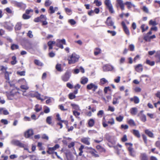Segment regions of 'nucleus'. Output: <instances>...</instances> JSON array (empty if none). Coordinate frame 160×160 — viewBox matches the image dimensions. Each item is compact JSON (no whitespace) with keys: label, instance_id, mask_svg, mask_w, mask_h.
I'll return each instance as SVG.
<instances>
[{"label":"nucleus","instance_id":"obj_2","mask_svg":"<svg viewBox=\"0 0 160 160\" xmlns=\"http://www.w3.org/2000/svg\"><path fill=\"white\" fill-rule=\"evenodd\" d=\"M104 3L111 13H114V11L113 9V6L111 3L110 0H105L104 1Z\"/></svg>","mask_w":160,"mask_h":160},{"label":"nucleus","instance_id":"obj_10","mask_svg":"<svg viewBox=\"0 0 160 160\" xmlns=\"http://www.w3.org/2000/svg\"><path fill=\"white\" fill-rule=\"evenodd\" d=\"M11 143L12 144L19 146L20 147H23V144L20 141L17 140H13L11 141Z\"/></svg>","mask_w":160,"mask_h":160},{"label":"nucleus","instance_id":"obj_62","mask_svg":"<svg viewBox=\"0 0 160 160\" xmlns=\"http://www.w3.org/2000/svg\"><path fill=\"white\" fill-rule=\"evenodd\" d=\"M145 25L144 24H143L141 26V28L142 29V32L146 31V30H145Z\"/></svg>","mask_w":160,"mask_h":160},{"label":"nucleus","instance_id":"obj_26","mask_svg":"<svg viewBox=\"0 0 160 160\" xmlns=\"http://www.w3.org/2000/svg\"><path fill=\"white\" fill-rule=\"evenodd\" d=\"M34 96L36 97V98L38 99L41 100L42 101H43L44 100V99L42 98L41 97V95L40 93H38V92H36L35 93Z\"/></svg>","mask_w":160,"mask_h":160},{"label":"nucleus","instance_id":"obj_25","mask_svg":"<svg viewBox=\"0 0 160 160\" xmlns=\"http://www.w3.org/2000/svg\"><path fill=\"white\" fill-rule=\"evenodd\" d=\"M138 112L137 108H133L130 110V112L132 115H136Z\"/></svg>","mask_w":160,"mask_h":160},{"label":"nucleus","instance_id":"obj_38","mask_svg":"<svg viewBox=\"0 0 160 160\" xmlns=\"http://www.w3.org/2000/svg\"><path fill=\"white\" fill-rule=\"evenodd\" d=\"M146 63L151 66H154L155 64V62L154 61H151L147 59L146 60Z\"/></svg>","mask_w":160,"mask_h":160},{"label":"nucleus","instance_id":"obj_56","mask_svg":"<svg viewBox=\"0 0 160 160\" xmlns=\"http://www.w3.org/2000/svg\"><path fill=\"white\" fill-rule=\"evenodd\" d=\"M25 71L18 72V71L17 72V74L20 76H25Z\"/></svg>","mask_w":160,"mask_h":160},{"label":"nucleus","instance_id":"obj_41","mask_svg":"<svg viewBox=\"0 0 160 160\" xmlns=\"http://www.w3.org/2000/svg\"><path fill=\"white\" fill-rule=\"evenodd\" d=\"M52 118L51 116L48 117L46 119V122L49 124H50L52 123Z\"/></svg>","mask_w":160,"mask_h":160},{"label":"nucleus","instance_id":"obj_59","mask_svg":"<svg viewBox=\"0 0 160 160\" xmlns=\"http://www.w3.org/2000/svg\"><path fill=\"white\" fill-rule=\"evenodd\" d=\"M27 156L26 155H22L20 156L19 158V160H23L27 158Z\"/></svg>","mask_w":160,"mask_h":160},{"label":"nucleus","instance_id":"obj_49","mask_svg":"<svg viewBox=\"0 0 160 160\" xmlns=\"http://www.w3.org/2000/svg\"><path fill=\"white\" fill-rule=\"evenodd\" d=\"M116 1L118 4L119 6L122 5L124 4L123 3V2L122 0H117Z\"/></svg>","mask_w":160,"mask_h":160},{"label":"nucleus","instance_id":"obj_63","mask_svg":"<svg viewBox=\"0 0 160 160\" xmlns=\"http://www.w3.org/2000/svg\"><path fill=\"white\" fill-rule=\"evenodd\" d=\"M107 32L108 33H110L112 34V36H114L116 34V32H115V31H110L109 30H108Z\"/></svg>","mask_w":160,"mask_h":160},{"label":"nucleus","instance_id":"obj_33","mask_svg":"<svg viewBox=\"0 0 160 160\" xmlns=\"http://www.w3.org/2000/svg\"><path fill=\"white\" fill-rule=\"evenodd\" d=\"M12 61L11 62V64L12 65H15L17 62L16 57L15 56H13L12 57Z\"/></svg>","mask_w":160,"mask_h":160},{"label":"nucleus","instance_id":"obj_15","mask_svg":"<svg viewBox=\"0 0 160 160\" xmlns=\"http://www.w3.org/2000/svg\"><path fill=\"white\" fill-rule=\"evenodd\" d=\"M143 112V111H141L138 113V116L140 117L142 121L145 122L146 121V117L145 115L142 114Z\"/></svg>","mask_w":160,"mask_h":160},{"label":"nucleus","instance_id":"obj_46","mask_svg":"<svg viewBox=\"0 0 160 160\" xmlns=\"http://www.w3.org/2000/svg\"><path fill=\"white\" fill-rule=\"evenodd\" d=\"M44 112L46 113H48L50 112V109L47 106L44 107Z\"/></svg>","mask_w":160,"mask_h":160},{"label":"nucleus","instance_id":"obj_8","mask_svg":"<svg viewBox=\"0 0 160 160\" xmlns=\"http://www.w3.org/2000/svg\"><path fill=\"white\" fill-rule=\"evenodd\" d=\"M98 86L93 83L88 84L87 86V88L88 90L92 89L94 92L98 88Z\"/></svg>","mask_w":160,"mask_h":160},{"label":"nucleus","instance_id":"obj_27","mask_svg":"<svg viewBox=\"0 0 160 160\" xmlns=\"http://www.w3.org/2000/svg\"><path fill=\"white\" fill-rule=\"evenodd\" d=\"M88 81V79L87 78L82 77L81 78V83L83 84L86 83Z\"/></svg>","mask_w":160,"mask_h":160},{"label":"nucleus","instance_id":"obj_21","mask_svg":"<svg viewBox=\"0 0 160 160\" xmlns=\"http://www.w3.org/2000/svg\"><path fill=\"white\" fill-rule=\"evenodd\" d=\"M131 101H134L135 103H138L140 101L139 99L137 96H134L133 98H130Z\"/></svg>","mask_w":160,"mask_h":160},{"label":"nucleus","instance_id":"obj_30","mask_svg":"<svg viewBox=\"0 0 160 160\" xmlns=\"http://www.w3.org/2000/svg\"><path fill=\"white\" fill-rule=\"evenodd\" d=\"M95 123V121L93 119H90L88 121V124L89 127H92Z\"/></svg>","mask_w":160,"mask_h":160},{"label":"nucleus","instance_id":"obj_48","mask_svg":"<svg viewBox=\"0 0 160 160\" xmlns=\"http://www.w3.org/2000/svg\"><path fill=\"white\" fill-rule=\"evenodd\" d=\"M68 22L70 23L71 25H74L76 23V21L73 19L69 20Z\"/></svg>","mask_w":160,"mask_h":160},{"label":"nucleus","instance_id":"obj_44","mask_svg":"<svg viewBox=\"0 0 160 160\" xmlns=\"http://www.w3.org/2000/svg\"><path fill=\"white\" fill-rule=\"evenodd\" d=\"M123 29L125 33L128 35H129L130 32L127 27L123 28Z\"/></svg>","mask_w":160,"mask_h":160},{"label":"nucleus","instance_id":"obj_39","mask_svg":"<svg viewBox=\"0 0 160 160\" xmlns=\"http://www.w3.org/2000/svg\"><path fill=\"white\" fill-rule=\"evenodd\" d=\"M56 69L58 71L61 72L62 71V70L61 68V64H58L56 66Z\"/></svg>","mask_w":160,"mask_h":160},{"label":"nucleus","instance_id":"obj_57","mask_svg":"<svg viewBox=\"0 0 160 160\" xmlns=\"http://www.w3.org/2000/svg\"><path fill=\"white\" fill-rule=\"evenodd\" d=\"M58 107L59 108V109L62 111H67V109H65L64 108L63 106L61 104L60 105L58 106Z\"/></svg>","mask_w":160,"mask_h":160},{"label":"nucleus","instance_id":"obj_53","mask_svg":"<svg viewBox=\"0 0 160 160\" xmlns=\"http://www.w3.org/2000/svg\"><path fill=\"white\" fill-rule=\"evenodd\" d=\"M11 48L12 50H14L18 48V46L17 45L13 44L11 46Z\"/></svg>","mask_w":160,"mask_h":160},{"label":"nucleus","instance_id":"obj_5","mask_svg":"<svg viewBox=\"0 0 160 160\" xmlns=\"http://www.w3.org/2000/svg\"><path fill=\"white\" fill-rule=\"evenodd\" d=\"M129 154L131 156L135 158L136 156V151L132 147H129L128 148Z\"/></svg>","mask_w":160,"mask_h":160},{"label":"nucleus","instance_id":"obj_52","mask_svg":"<svg viewBox=\"0 0 160 160\" xmlns=\"http://www.w3.org/2000/svg\"><path fill=\"white\" fill-rule=\"evenodd\" d=\"M101 52V50L99 48H96L95 51L94 52V54L97 55L99 54Z\"/></svg>","mask_w":160,"mask_h":160},{"label":"nucleus","instance_id":"obj_55","mask_svg":"<svg viewBox=\"0 0 160 160\" xmlns=\"http://www.w3.org/2000/svg\"><path fill=\"white\" fill-rule=\"evenodd\" d=\"M40 19L41 20V21L42 20H46L47 18L45 16H44L42 15H41L39 17Z\"/></svg>","mask_w":160,"mask_h":160},{"label":"nucleus","instance_id":"obj_58","mask_svg":"<svg viewBox=\"0 0 160 160\" xmlns=\"http://www.w3.org/2000/svg\"><path fill=\"white\" fill-rule=\"evenodd\" d=\"M104 113V112L102 110H100L97 113V115L98 116L102 117Z\"/></svg>","mask_w":160,"mask_h":160},{"label":"nucleus","instance_id":"obj_20","mask_svg":"<svg viewBox=\"0 0 160 160\" xmlns=\"http://www.w3.org/2000/svg\"><path fill=\"white\" fill-rule=\"evenodd\" d=\"M124 4L127 5V8L128 9H130L132 7H136L134 4L130 2H127L124 3Z\"/></svg>","mask_w":160,"mask_h":160},{"label":"nucleus","instance_id":"obj_35","mask_svg":"<svg viewBox=\"0 0 160 160\" xmlns=\"http://www.w3.org/2000/svg\"><path fill=\"white\" fill-rule=\"evenodd\" d=\"M128 123L131 126H135L136 125V124L134 120L132 119L129 120L128 121Z\"/></svg>","mask_w":160,"mask_h":160},{"label":"nucleus","instance_id":"obj_37","mask_svg":"<svg viewBox=\"0 0 160 160\" xmlns=\"http://www.w3.org/2000/svg\"><path fill=\"white\" fill-rule=\"evenodd\" d=\"M52 3V2L50 0H46L44 5L46 7H48L50 6Z\"/></svg>","mask_w":160,"mask_h":160},{"label":"nucleus","instance_id":"obj_36","mask_svg":"<svg viewBox=\"0 0 160 160\" xmlns=\"http://www.w3.org/2000/svg\"><path fill=\"white\" fill-rule=\"evenodd\" d=\"M100 84L103 85L108 82V81L105 78H102L100 79Z\"/></svg>","mask_w":160,"mask_h":160},{"label":"nucleus","instance_id":"obj_14","mask_svg":"<svg viewBox=\"0 0 160 160\" xmlns=\"http://www.w3.org/2000/svg\"><path fill=\"white\" fill-rule=\"evenodd\" d=\"M11 74V72H8L7 71H6L4 74H5V79L6 80V82H8L9 83L10 86H11L12 85L10 83V82L9 81L10 78H9V75Z\"/></svg>","mask_w":160,"mask_h":160},{"label":"nucleus","instance_id":"obj_40","mask_svg":"<svg viewBox=\"0 0 160 160\" xmlns=\"http://www.w3.org/2000/svg\"><path fill=\"white\" fill-rule=\"evenodd\" d=\"M71 105L73 109L76 110H79V107L78 105L74 104H71Z\"/></svg>","mask_w":160,"mask_h":160},{"label":"nucleus","instance_id":"obj_64","mask_svg":"<svg viewBox=\"0 0 160 160\" xmlns=\"http://www.w3.org/2000/svg\"><path fill=\"white\" fill-rule=\"evenodd\" d=\"M27 35L30 38H32L33 35L32 34V32L31 31H29L27 34Z\"/></svg>","mask_w":160,"mask_h":160},{"label":"nucleus","instance_id":"obj_60","mask_svg":"<svg viewBox=\"0 0 160 160\" xmlns=\"http://www.w3.org/2000/svg\"><path fill=\"white\" fill-rule=\"evenodd\" d=\"M108 123L111 125H113L114 124V120L113 118H112L110 119L109 121H108Z\"/></svg>","mask_w":160,"mask_h":160},{"label":"nucleus","instance_id":"obj_45","mask_svg":"<svg viewBox=\"0 0 160 160\" xmlns=\"http://www.w3.org/2000/svg\"><path fill=\"white\" fill-rule=\"evenodd\" d=\"M123 118V117L121 116H119V117H117L116 118V120L119 122H121L122 121Z\"/></svg>","mask_w":160,"mask_h":160},{"label":"nucleus","instance_id":"obj_4","mask_svg":"<svg viewBox=\"0 0 160 160\" xmlns=\"http://www.w3.org/2000/svg\"><path fill=\"white\" fill-rule=\"evenodd\" d=\"M114 67L110 65H105L102 67L103 71L104 72H108L114 70Z\"/></svg>","mask_w":160,"mask_h":160},{"label":"nucleus","instance_id":"obj_28","mask_svg":"<svg viewBox=\"0 0 160 160\" xmlns=\"http://www.w3.org/2000/svg\"><path fill=\"white\" fill-rule=\"evenodd\" d=\"M18 82L21 85L26 84L27 83L26 81L24 78H21L18 80Z\"/></svg>","mask_w":160,"mask_h":160},{"label":"nucleus","instance_id":"obj_34","mask_svg":"<svg viewBox=\"0 0 160 160\" xmlns=\"http://www.w3.org/2000/svg\"><path fill=\"white\" fill-rule=\"evenodd\" d=\"M21 24L20 22H18L16 24L15 26V29L16 30H19L21 28Z\"/></svg>","mask_w":160,"mask_h":160},{"label":"nucleus","instance_id":"obj_32","mask_svg":"<svg viewBox=\"0 0 160 160\" xmlns=\"http://www.w3.org/2000/svg\"><path fill=\"white\" fill-rule=\"evenodd\" d=\"M35 63L37 65L42 66H43V64L40 61L36 59L34 60Z\"/></svg>","mask_w":160,"mask_h":160},{"label":"nucleus","instance_id":"obj_22","mask_svg":"<svg viewBox=\"0 0 160 160\" xmlns=\"http://www.w3.org/2000/svg\"><path fill=\"white\" fill-rule=\"evenodd\" d=\"M56 42L54 41H50L48 43V45L49 47V49H51L52 48V46L53 45L55 44Z\"/></svg>","mask_w":160,"mask_h":160},{"label":"nucleus","instance_id":"obj_1","mask_svg":"<svg viewBox=\"0 0 160 160\" xmlns=\"http://www.w3.org/2000/svg\"><path fill=\"white\" fill-rule=\"evenodd\" d=\"M79 56L75 53L68 56V60L69 64H74L77 62L79 59Z\"/></svg>","mask_w":160,"mask_h":160},{"label":"nucleus","instance_id":"obj_7","mask_svg":"<svg viewBox=\"0 0 160 160\" xmlns=\"http://www.w3.org/2000/svg\"><path fill=\"white\" fill-rule=\"evenodd\" d=\"M106 24L109 26H112L113 29H115L116 27L114 25V22L112 20H111V18L110 17H108L106 22Z\"/></svg>","mask_w":160,"mask_h":160},{"label":"nucleus","instance_id":"obj_12","mask_svg":"<svg viewBox=\"0 0 160 160\" xmlns=\"http://www.w3.org/2000/svg\"><path fill=\"white\" fill-rule=\"evenodd\" d=\"M90 138L89 137L83 138L81 139V141L83 143L88 145H89L90 144Z\"/></svg>","mask_w":160,"mask_h":160},{"label":"nucleus","instance_id":"obj_11","mask_svg":"<svg viewBox=\"0 0 160 160\" xmlns=\"http://www.w3.org/2000/svg\"><path fill=\"white\" fill-rule=\"evenodd\" d=\"M33 134V130L31 129H28L24 133V136L26 138H29Z\"/></svg>","mask_w":160,"mask_h":160},{"label":"nucleus","instance_id":"obj_18","mask_svg":"<svg viewBox=\"0 0 160 160\" xmlns=\"http://www.w3.org/2000/svg\"><path fill=\"white\" fill-rule=\"evenodd\" d=\"M18 93H19V92H18L17 91H16V92L15 90H12L10 92L8 93L7 94V95L8 98H9V97L10 96H13L15 95H17Z\"/></svg>","mask_w":160,"mask_h":160},{"label":"nucleus","instance_id":"obj_42","mask_svg":"<svg viewBox=\"0 0 160 160\" xmlns=\"http://www.w3.org/2000/svg\"><path fill=\"white\" fill-rule=\"evenodd\" d=\"M31 16L28 15L26 13L23 14L22 15V18L24 19H29L31 18Z\"/></svg>","mask_w":160,"mask_h":160},{"label":"nucleus","instance_id":"obj_16","mask_svg":"<svg viewBox=\"0 0 160 160\" xmlns=\"http://www.w3.org/2000/svg\"><path fill=\"white\" fill-rule=\"evenodd\" d=\"M135 69L138 72H140L143 71L142 65L141 64H138L135 66Z\"/></svg>","mask_w":160,"mask_h":160},{"label":"nucleus","instance_id":"obj_24","mask_svg":"<svg viewBox=\"0 0 160 160\" xmlns=\"http://www.w3.org/2000/svg\"><path fill=\"white\" fill-rule=\"evenodd\" d=\"M42 109L41 106L38 104L36 105L35 106L34 110L36 112H38L41 111Z\"/></svg>","mask_w":160,"mask_h":160},{"label":"nucleus","instance_id":"obj_6","mask_svg":"<svg viewBox=\"0 0 160 160\" xmlns=\"http://www.w3.org/2000/svg\"><path fill=\"white\" fill-rule=\"evenodd\" d=\"M59 145L57 144L55 146L52 148H48V150L47 151V152L49 154H51L54 152V151L56 150L57 149L59 148Z\"/></svg>","mask_w":160,"mask_h":160},{"label":"nucleus","instance_id":"obj_50","mask_svg":"<svg viewBox=\"0 0 160 160\" xmlns=\"http://www.w3.org/2000/svg\"><path fill=\"white\" fill-rule=\"evenodd\" d=\"M129 48L131 51H132L134 50L135 47L134 45L133 44H130L129 46Z\"/></svg>","mask_w":160,"mask_h":160},{"label":"nucleus","instance_id":"obj_9","mask_svg":"<svg viewBox=\"0 0 160 160\" xmlns=\"http://www.w3.org/2000/svg\"><path fill=\"white\" fill-rule=\"evenodd\" d=\"M20 88L22 90V92H23V95L24 96H26V95H24V93L26 92V91L28 90L29 88V87L28 86V83L24 84L21 85Z\"/></svg>","mask_w":160,"mask_h":160},{"label":"nucleus","instance_id":"obj_61","mask_svg":"<svg viewBox=\"0 0 160 160\" xmlns=\"http://www.w3.org/2000/svg\"><path fill=\"white\" fill-rule=\"evenodd\" d=\"M1 122L3 123L4 124L6 125L8 123V121L5 119H2L1 120Z\"/></svg>","mask_w":160,"mask_h":160},{"label":"nucleus","instance_id":"obj_17","mask_svg":"<svg viewBox=\"0 0 160 160\" xmlns=\"http://www.w3.org/2000/svg\"><path fill=\"white\" fill-rule=\"evenodd\" d=\"M140 157L141 160H148V157L145 153H141Z\"/></svg>","mask_w":160,"mask_h":160},{"label":"nucleus","instance_id":"obj_51","mask_svg":"<svg viewBox=\"0 0 160 160\" xmlns=\"http://www.w3.org/2000/svg\"><path fill=\"white\" fill-rule=\"evenodd\" d=\"M144 12L146 13H149V10L148 8L145 6H144L142 8Z\"/></svg>","mask_w":160,"mask_h":160},{"label":"nucleus","instance_id":"obj_13","mask_svg":"<svg viewBox=\"0 0 160 160\" xmlns=\"http://www.w3.org/2000/svg\"><path fill=\"white\" fill-rule=\"evenodd\" d=\"M62 44L66 45V42L65 39L62 40L57 39L56 40V45L57 47H59Z\"/></svg>","mask_w":160,"mask_h":160},{"label":"nucleus","instance_id":"obj_47","mask_svg":"<svg viewBox=\"0 0 160 160\" xmlns=\"http://www.w3.org/2000/svg\"><path fill=\"white\" fill-rule=\"evenodd\" d=\"M49 10H50L49 13L51 14L55 12V10L54 9L53 7L52 6H51L50 7Z\"/></svg>","mask_w":160,"mask_h":160},{"label":"nucleus","instance_id":"obj_31","mask_svg":"<svg viewBox=\"0 0 160 160\" xmlns=\"http://www.w3.org/2000/svg\"><path fill=\"white\" fill-rule=\"evenodd\" d=\"M149 24L150 25L155 26L157 25L158 23L156 22L155 19L154 20L151 19L149 21Z\"/></svg>","mask_w":160,"mask_h":160},{"label":"nucleus","instance_id":"obj_54","mask_svg":"<svg viewBox=\"0 0 160 160\" xmlns=\"http://www.w3.org/2000/svg\"><path fill=\"white\" fill-rule=\"evenodd\" d=\"M75 97V95L72 93H71L69 94V97L70 99H73Z\"/></svg>","mask_w":160,"mask_h":160},{"label":"nucleus","instance_id":"obj_43","mask_svg":"<svg viewBox=\"0 0 160 160\" xmlns=\"http://www.w3.org/2000/svg\"><path fill=\"white\" fill-rule=\"evenodd\" d=\"M94 3L96 4V5L98 6H99L102 5L101 2L98 1V0H95Z\"/></svg>","mask_w":160,"mask_h":160},{"label":"nucleus","instance_id":"obj_29","mask_svg":"<svg viewBox=\"0 0 160 160\" xmlns=\"http://www.w3.org/2000/svg\"><path fill=\"white\" fill-rule=\"evenodd\" d=\"M132 131V133L134 135L138 138L140 137V135L138 130L134 129Z\"/></svg>","mask_w":160,"mask_h":160},{"label":"nucleus","instance_id":"obj_23","mask_svg":"<svg viewBox=\"0 0 160 160\" xmlns=\"http://www.w3.org/2000/svg\"><path fill=\"white\" fill-rule=\"evenodd\" d=\"M145 132L149 137L150 138H154L153 134L151 132L148 130H146L145 131Z\"/></svg>","mask_w":160,"mask_h":160},{"label":"nucleus","instance_id":"obj_3","mask_svg":"<svg viewBox=\"0 0 160 160\" xmlns=\"http://www.w3.org/2000/svg\"><path fill=\"white\" fill-rule=\"evenodd\" d=\"M71 75V73L70 72L67 71L62 76L61 79L63 82H67L69 80Z\"/></svg>","mask_w":160,"mask_h":160},{"label":"nucleus","instance_id":"obj_19","mask_svg":"<svg viewBox=\"0 0 160 160\" xmlns=\"http://www.w3.org/2000/svg\"><path fill=\"white\" fill-rule=\"evenodd\" d=\"M121 98V96H119L117 97H114L113 99L112 103L114 105L118 104L119 103L118 100Z\"/></svg>","mask_w":160,"mask_h":160}]
</instances>
